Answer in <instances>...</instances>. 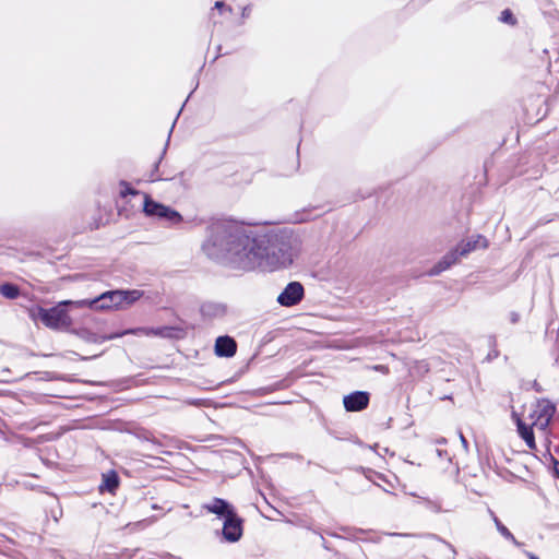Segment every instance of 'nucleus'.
I'll return each mask as SVG.
<instances>
[{"instance_id": "nucleus-14", "label": "nucleus", "mask_w": 559, "mask_h": 559, "mask_svg": "<svg viewBox=\"0 0 559 559\" xmlns=\"http://www.w3.org/2000/svg\"><path fill=\"white\" fill-rule=\"evenodd\" d=\"M118 484V476L115 472L105 474L103 476V484L100 485V490L114 492L117 489Z\"/></svg>"}, {"instance_id": "nucleus-3", "label": "nucleus", "mask_w": 559, "mask_h": 559, "mask_svg": "<svg viewBox=\"0 0 559 559\" xmlns=\"http://www.w3.org/2000/svg\"><path fill=\"white\" fill-rule=\"evenodd\" d=\"M555 412L556 407L551 402L540 400L532 405L528 415V423H525L521 418H516L518 432L531 450L536 448L533 429L545 431L549 426Z\"/></svg>"}, {"instance_id": "nucleus-20", "label": "nucleus", "mask_w": 559, "mask_h": 559, "mask_svg": "<svg viewBox=\"0 0 559 559\" xmlns=\"http://www.w3.org/2000/svg\"><path fill=\"white\" fill-rule=\"evenodd\" d=\"M460 440L462 442V445L465 450H467V447H468V443H467V440L465 439V437L460 432Z\"/></svg>"}, {"instance_id": "nucleus-10", "label": "nucleus", "mask_w": 559, "mask_h": 559, "mask_svg": "<svg viewBox=\"0 0 559 559\" xmlns=\"http://www.w3.org/2000/svg\"><path fill=\"white\" fill-rule=\"evenodd\" d=\"M223 536L229 543H235L242 536V521L236 513L225 519Z\"/></svg>"}, {"instance_id": "nucleus-2", "label": "nucleus", "mask_w": 559, "mask_h": 559, "mask_svg": "<svg viewBox=\"0 0 559 559\" xmlns=\"http://www.w3.org/2000/svg\"><path fill=\"white\" fill-rule=\"evenodd\" d=\"M263 250L260 254L258 269L274 271L289 266L299 252L296 239H262Z\"/></svg>"}, {"instance_id": "nucleus-13", "label": "nucleus", "mask_w": 559, "mask_h": 559, "mask_svg": "<svg viewBox=\"0 0 559 559\" xmlns=\"http://www.w3.org/2000/svg\"><path fill=\"white\" fill-rule=\"evenodd\" d=\"M237 344L229 336H219L215 342V354L219 357H231L235 355Z\"/></svg>"}, {"instance_id": "nucleus-17", "label": "nucleus", "mask_w": 559, "mask_h": 559, "mask_svg": "<svg viewBox=\"0 0 559 559\" xmlns=\"http://www.w3.org/2000/svg\"><path fill=\"white\" fill-rule=\"evenodd\" d=\"M500 22L504 24H509L511 26H514L516 24V19L514 17L512 11L510 9H504L499 17Z\"/></svg>"}, {"instance_id": "nucleus-6", "label": "nucleus", "mask_w": 559, "mask_h": 559, "mask_svg": "<svg viewBox=\"0 0 559 559\" xmlns=\"http://www.w3.org/2000/svg\"><path fill=\"white\" fill-rule=\"evenodd\" d=\"M478 247H487V241L481 236H477L472 240L462 241L454 250L450 251L442 258V260L431 271V274H439L440 272L449 269L459 260L460 257H465Z\"/></svg>"}, {"instance_id": "nucleus-18", "label": "nucleus", "mask_w": 559, "mask_h": 559, "mask_svg": "<svg viewBox=\"0 0 559 559\" xmlns=\"http://www.w3.org/2000/svg\"><path fill=\"white\" fill-rule=\"evenodd\" d=\"M497 530L504 538L511 540L515 546L520 547L522 545L503 524L498 525Z\"/></svg>"}, {"instance_id": "nucleus-23", "label": "nucleus", "mask_w": 559, "mask_h": 559, "mask_svg": "<svg viewBox=\"0 0 559 559\" xmlns=\"http://www.w3.org/2000/svg\"><path fill=\"white\" fill-rule=\"evenodd\" d=\"M555 473L559 477V463L555 465Z\"/></svg>"}, {"instance_id": "nucleus-7", "label": "nucleus", "mask_w": 559, "mask_h": 559, "mask_svg": "<svg viewBox=\"0 0 559 559\" xmlns=\"http://www.w3.org/2000/svg\"><path fill=\"white\" fill-rule=\"evenodd\" d=\"M176 329L171 326H160V328H136V329H130L124 330L119 333L110 334V335H104L100 336V342H105L108 340H114L118 337H122L127 334H133L138 336H159V337H174L175 336Z\"/></svg>"}, {"instance_id": "nucleus-9", "label": "nucleus", "mask_w": 559, "mask_h": 559, "mask_svg": "<svg viewBox=\"0 0 559 559\" xmlns=\"http://www.w3.org/2000/svg\"><path fill=\"white\" fill-rule=\"evenodd\" d=\"M304 295V286L299 282H290L278 295L277 302L283 307H293L302 300Z\"/></svg>"}, {"instance_id": "nucleus-5", "label": "nucleus", "mask_w": 559, "mask_h": 559, "mask_svg": "<svg viewBox=\"0 0 559 559\" xmlns=\"http://www.w3.org/2000/svg\"><path fill=\"white\" fill-rule=\"evenodd\" d=\"M74 304L75 301L72 300H63L50 309L38 308L36 312L33 313V316L34 318L40 320L48 328L67 329L72 324L68 308L80 309Z\"/></svg>"}, {"instance_id": "nucleus-1", "label": "nucleus", "mask_w": 559, "mask_h": 559, "mask_svg": "<svg viewBox=\"0 0 559 559\" xmlns=\"http://www.w3.org/2000/svg\"><path fill=\"white\" fill-rule=\"evenodd\" d=\"M202 250L210 259L234 269L251 271L259 265L263 242L253 238L241 225L217 222L209 227Z\"/></svg>"}, {"instance_id": "nucleus-11", "label": "nucleus", "mask_w": 559, "mask_h": 559, "mask_svg": "<svg viewBox=\"0 0 559 559\" xmlns=\"http://www.w3.org/2000/svg\"><path fill=\"white\" fill-rule=\"evenodd\" d=\"M344 407L347 412H360L369 404V394L362 391H356L343 399Z\"/></svg>"}, {"instance_id": "nucleus-12", "label": "nucleus", "mask_w": 559, "mask_h": 559, "mask_svg": "<svg viewBox=\"0 0 559 559\" xmlns=\"http://www.w3.org/2000/svg\"><path fill=\"white\" fill-rule=\"evenodd\" d=\"M204 509L225 519L236 513L233 506L221 498H214L211 502L204 504Z\"/></svg>"}, {"instance_id": "nucleus-19", "label": "nucleus", "mask_w": 559, "mask_h": 559, "mask_svg": "<svg viewBox=\"0 0 559 559\" xmlns=\"http://www.w3.org/2000/svg\"><path fill=\"white\" fill-rule=\"evenodd\" d=\"M214 7H215V9H217L219 11H223V10H227L228 12L233 11L230 7H226L224 1H216Z\"/></svg>"}, {"instance_id": "nucleus-21", "label": "nucleus", "mask_w": 559, "mask_h": 559, "mask_svg": "<svg viewBox=\"0 0 559 559\" xmlns=\"http://www.w3.org/2000/svg\"><path fill=\"white\" fill-rule=\"evenodd\" d=\"M490 514L492 516V520L496 524V527H498V525H501L502 523L499 521V519L495 515V513L492 511H490Z\"/></svg>"}, {"instance_id": "nucleus-16", "label": "nucleus", "mask_w": 559, "mask_h": 559, "mask_svg": "<svg viewBox=\"0 0 559 559\" xmlns=\"http://www.w3.org/2000/svg\"><path fill=\"white\" fill-rule=\"evenodd\" d=\"M0 293L7 298L14 299L19 296V288L12 284H4L0 287Z\"/></svg>"}, {"instance_id": "nucleus-8", "label": "nucleus", "mask_w": 559, "mask_h": 559, "mask_svg": "<svg viewBox=\"0 0 559 559\" xmlns=\"http://www.w3.org/2000/svg\"><path fill=\"white\" fill-rule=\"evenodd\" d=\"M144 212L148 216H156L166 218L173 223H179L181 221V216L178 212L169 209L168 206H165L160 203H157L150 199L147 195L144 200Z\"/></svg>"}, {"instance_id": "nucleus-22", "label": "nucleus", "mask_w": 559, "mask_h": 559, "mask_svg": "<svg viewBox=\"0 0 559 559\" xmlns=\"http://www.w3.org/2000/svg\"><path fill=\"white\" fill-rule=\"evenodd\" d=\"M526 556L530 558V559H538L534 554L532 552H526Z\"/></svg>"}, {"instance_id": "nucleus-4", "label": "nucleus", "mask_w": 559, "mask_h": 559, "mask_svg": "<svg viewBox=\"0 0 559 559\" xmlns=\"http://www.w3.org/2000/svg\"><path fill=\"white\" fill-rule=\"evenodd\" d=\"M143 296L139 289L131 290H109L100 294L94 299L75 300L79 308H90L96 311L124 309Z\"/></svg>"}, {"instance_id": "nucleus-15", "label": "nucleus", "mask_w": 559, "mask_h": 559, "mask_svg": "<svg viewBox=\"0 0 559 559\" xmlns=\"http://www.w3.org/2000/svg\"><path fill=\"white\" fill-rule=\"evenodd\" d=\"M201 310L207 317H219L225 313V307L218 304H205Z\"/></svg>"}]
</instances>
